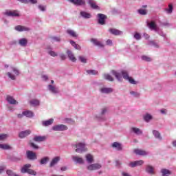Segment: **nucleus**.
<instances>
[{"label": "nucleus", "instance_id": "obj_12", "mask_svg": "<svg viewBox=\"0 0 176 176\" xmlns=\"http://www.w3.org/2000/svg\"><path fill=\"white\" fill-rule=\"evenodd\" d=\"M134 153H135V155H138L139 156H148L149 152L142 149L136 148L134 150Z\"/></svg>", "mask_w": 176, "mask_h": 176}, {"label": "nucleus", "instance_id": "obj_30", "mask_svg": "<svg viewBox=\"0 0 176 176\" xmlns=\"http://www.w3.org/2000/svg\"><path fill=\"white\" fill-rule=\"evenodd\" d=\"M27 43H28V40L25 38H22L19 40V44L23 47H25V46H27Z\"/></svg>", "mask_w": 176, "mask_h": 176}, {"label": "nucleus", "instance_id": "obj_52", "mask_svg": "<svg viewBox=\"0 0 176 176\" xmlns=\"http://www.w3.org/2000/svg\"><path fill=\"white\" fill-rule=\"evenodd\" d=\"M38 8L39 10H41V12H45L46 10V6H45L38 5Z\"/></svg>", "mask_w": 176, "mask_h": 176}, {"label": "nucleus", "instance_id": "obj_28", "mask_svg": "<svg viewBox=\"0 0 176 176\" xmlns=\"http://www.w3.org/2000/svg\"><path fill=\"white\" fill-rule=\"evenodd\" d=\"M60 157H54L50 164V167H54V166H56V164L60 162Z\"/></svg>", "mask_w": 176, "mask_h": 176}, {"label": "nucleus", "instance_id": "obj_33", "mask_svg": "<svg viewBox=\"0 0 176 176\" xmlns=\"http://www.w3.org/2000/svg\"><path fill=\"white\" fill-rule=\"evenodd\" d=\"M23 115H24V116H26V118H34V112L28 110V111H25L23 112Z\"/></svg>", "mask_w": 176, "mask_h": 176}, {"label": "nucleus", "instance_id": "obj_46", "mask_svg": "<svg viewBox=\"0 0 176 176\" xmlns=\"http://www.w3.org/2000/svg\"><path fill=\"white\" fill-rule=\"evenodd\" d=\"M130 94L131 96H133V97H135L136 98H138L140 96V93L134 91H131Z\"/></svg>", "mask_w": 176, "mask_h": 176}, {"label": "nucleus", "instance_id": "obj_48", "mask_svg": "<svg viewBox=\"0 0 176 176\" xmlns=\"http://www.w3.org/2000/svg\"><path fill=\"white\" fill-rule=\"evenodd\" d=\"M149 45H151V46H154V47H156L157 49H159V44L153 41H150Z\"/></svg>", "mask_w": 176, "mask_h": 176}, {"label": "nucleus", "instance_id": "obj_57", "mask_svg": "<svg viewBox=\"0 0 176 176\" xmlns=\"http://www.w3.org/2000/svg\"><path fill=\"white\" fill-rule=\"evenodd\" d=\"M30 146H32V148H33L34 149H39V146H38V145L35 144V143H30Z\"/></svg>", "mask_w": 176, "mask_h": 176}, {"label": "nucleus", "instance_id": "obj_32", "mask_svg": "<svg viewBox=\"0 0 176 176\" xmlns=\"http://www.w3.org/2000/svg\"><path fill=\"white\" fill-rule=\"evenodd\" d=\"M66 32L68 34V35L72 36V38H78V34H76V32L74 31L73 30L69 29L66 31Z\"/></svg>", "mask_w": 176, "mask_h": 176}, {"label": "nucleus", "instance_id": "obj_7", "mask_svg": "<svg viewBox=\"0 0 176 176\" xmlns=\"http://www.w3.org/2000/svg\"><path fill=\"white\" fill-rule=\"evenodd\" d=\"M52 130L54 131H65V130H68V126L64 124L55 125L52 127Z\"/></svg>", "mask_w": 176, "mask_h": 176}, {"label": "nucleus", "instance_id": "obj_34", "mask_svg": "<svg viewBox=\"0 0 176 176\" xmlns=\"http://www.w3.org/2000/svg\"><path fill=\"white\" fill-rule=\"evenodd\" d=\"M86 160L89 164H91V163H94V158H93V155L91 154H87L86 156Z\"/></svg>", "mask_w": 176, "mask_h": 176}, {"label": "nucleus", "instance_id": "obj_21", "mask_svg": "<svg viewBox=\"0 0 176 176\" xmlns=\"http://www.w3.org/2000/svg\"><path fill=\"white\" fill-rule=\"evenodd\" d=\"M72 160L73 162L77 163L78 164H83L85 163L83 158L75 155L72 157Z\"/></svg>", "mask_w": 176, "mask_h": 176}, {"label": "nucleus", "instance_id": "obj_3", "mask_svg": "<svg viewBox=\"0 0 176 176\" xmlns=\"http://www.w3.org/2000/svg\"><path fill=\"white\" fill-rule=\"evenodd\" d=\"M102 167V165H101L100 163L90 164L89 165L87 166V170H88V171H96L101 169Z\"/></svg>", "mask_w": 176, "mask_h": 176}, {"label": "nucleus", "instance_id": "obj_22", "mask_svg": "<svg viewBox=\"0 0 176 176\" xmlns=\"http://www.w3.org/2000/svg\"><path fill=\"white\" fill-rule=\"evenodd\" d=\"M33 141H34L35 142H43V141H46V136H34V138H33Z\"/></svg>", "mask_w": 176, "mask_h": 176}, {"label": "nucleus", "instance_id": "obj_9", "mask_svg": "<svg viewBox=\"0 0 176 176\" xmlns=\"http://www.w3.org/2000/svg\"><path fill=\"white\" fill-rule=\"evenodd\" d=\"M26 156L28 160H36V159H38V157L36 156V153L31 151H26Z\"/></svg>", "mask_w": 176, "mask_h": 176}, {"label": "nucleus", "instance_id": "obj_42", "mask_svg": "<svg viewBox=\"0 0 176 176\" xmlns=\"http://www.w3.org/2000/svg\"><path fill=\"white\" fill-rule=\"evenodd\" d=\"M47 162H49V157H44L40 161L41 164H47Z\"/></svg>", "mask_w": 176, "mask_h": 176}, {"label": "nucleus", "instance_id": "obj_49", "mask_svg": "<svg viewBox=\"0 0 176 176\" xmlns=\"http://www.w3.org/2000/svg\"><path fill=\"white\" fill-rule=\"evenodd\" d=\"M9 137L8 134H0V141H3V140H6Z\"/></svg>", "mask_w": 176, "mask_h": 176}, {"label": "nucleus", "instance_id": "obj_43", "mask_svg": "<svg viewBox=\"0 0 176 176\" xmlns=\"http://www.w3.org/2000/svg\"><path fill=\"white\" fill-rule=\"evenodd\" d=\"M104 79H106L107 80H109V82H113L114 79L112 77V76L109 75V74H104Z\"/></svg>", "mask_w": 176, "mask_h": 176}, {"label": "nucleus", "instance_id": "obj_8", "mask_svg": "<svg viewBox=\"0 0 176 176\" xmlns=\"http://www.w3.org/2000/svg\"><path fill=\"white\" fill-rule=\"evenodd\" d=\"M144 162L143 160H138L131 162L128 164L129 167H131V168H134L135 167H138V166H142Z\"/></svg>", "mask_w": 176, "mask_h": 176}, {"label": "nucleus", "instance_id": "obj_31", "mask_svg": "<svg viewBox=\"0 0 176 176\" xmlns=\"http://www.w3.org/2000/svg\"><path fill=\"white\" fill-rule=\"evenodd\" d=\"M53 122H54V120L53 118H51L50 120L43 121L42 124L43 126L47 127V126H52V124H53Z\"/></svg>", "mask_w": 176, "mask_h": 176}, {"label": "nucleus", "instance_id": "obj_23", "mask_svg": "<svg viewBox=\"0 0 176 176\" xmlns=\"http://www.w3.org/2000/svg\"><path fill=\"white\" fill-rule=\"evenodd\" d=\"M109 32L112 34V35H122V34H123V32L118 30V29H115V28H111L109 30Z\"/></svg>", "mask_w": 176, "mask_h": 176}, {"label": "nucleus", "instance_id": "obj_17", "mask_svg": "<svg viewBox=\"0 0 176 176\" xmlns=\"http://www.w3.org/2000/svg\"><path fill=\"white\" fill-rule=\"evenodd\" d=\"M6 101L11 105H16V104H19V102L13 98V96H10V95L7 96Z\"/></svg>", "mask_w": 176, "mask_h": 176}, {"label": "nucleus", "instance_id": "obj_45", "mask_svg": "<svg viewBox=\"0 0 176 176\" xmlns=\"http://www.w3.org/2000/svg\"><path fill=\"white\" fill-rule=\"evenodd\" d=\"M87 74H88V75H97L98 72L96 70H87Z\"/></svg>", "mask_w": 176, "mask_h": 176}, {"label": "nucleus", "instance_id": "obj_53", "mask_svg": "<svg viewBox=\"0 0 176 176\" xmlns=\"http://www.w3.org/2000/svg\"><path fill=\"white\" fill-rule=\"evenodd\" d=\"M48 54H50V56H52V57H57L58 56L57 53H56L54 51H49Z\"/></svg>", "mask_w": 176, "mask_h": 176}, {"label": "nucleus", "instance_id": "obj_27", "mask_svg": "<svg viewBox=\"0 0 176 176\" xmlns=\"http://www.w3.org/2000/svg\"><path fill=\"white\" fill-rule=\"evenodd\" d=\"M112 148H115L118 151H122L123 147L122 146V144L115 142L111 144Z\"/></svg>", "mask_w": 176, "mask_h": 176}, {"label": "nucleus", "instance_id": "obj_19", "mask_svg": "<svg viewBox=\"0 0 176 176\" xmlns=\"http://www.w3.org/2000/svg\"><path fill=\"white\" fill-rule=\"evenodd\" d=\"M147 25L148 28L151 30V31H155V32H157V25H156L155 21H152L150 23H147Z\"/></svg>", "mask_w": 176, "mask_h": 176}, {"label": "nucleus", "instance_id": "obj_39", "mask_svg": "<svg viewBox=\"0 0 176 176\" xmlns=\"http://www.w3.org/2000/svg\"><path fill=\"white\" fill-rule=\"evenodd\" d=\"M70 44L72 45V46H74V49H76V50H80V49H81L80 45L76 44V43L75 41L71 40Z\"/></svg>", "mask_w": 176, "mask_h": 176}, {"label": "nucleus", "instance_id": "obj_40", "mask_svg": "<svg viewBox=\"0 0 176 176\" xmlns=\"http://www.w3.org/2000/svg\"><path fill=\"white\" fill-rule=\"evenodd\" d=\"M78 60L80 63H82V64H86L87 63V58L83 56H79Z\"/></svg>", "mask_w": 176, "mask_h": 176}, {"label": "nucleus", "instance_id": "obj_2", "mask_svg": "<svg viewBox=\"0 0 176 176\" xmlns=\"http://www.w3.org/2000/svg\"><path fill=\"white\" fill-rule=\"evenodd\" d=\"M31 168V164H27L23 166L21 168V173L22 174H30V175H36V171Z\"/></svg>", "mask_w": 176, "mask_h": 176}, {"label": "nucleus", "instance_id": "obj_51", "mask_svg": "<svg viewBox=\"0 0 176 176\" xmlns=\"http://www.w3.org/2000/svg\"><path fill=\"white\" fill-rule=\"evenodd\" d=\"M7 75L10 79H12V80H16V76L12 74V73L8 72L7 73Z\"/></svg>", "mask_w": 176, "mask_h": 176}, {"label": "nucleus", "instance_id": "obj_35", "mask_svg": "<svg viewBox=\"0 0 176 176\" xmlns=\"http://www.w3.org/2000/svg\"><path fill=\"white\" fill-rule=\"evenodd\" d=\"M173 9L174 6L173 4L170 3L168 5V8H165V12L167 13V14H171V13H173Z\"/></svg>", "mask_w": 176, "mask_h": 176}, {"label": "nucleus", "instance_id": "obj_26", "mask_svg": "<svg viewBox=\"0 0 176 176\" xmlns=\"http://www.w3.org/2000/svg\"><path fill=\"white\" fill-rule=\"evenodd\" d=\"M131 131L134 133V134H136V135H142V131L137 127L131 128Z\"/></svg>", "mask_w": 176, "mask_h": 176}, {"label": "nucleus", "instance_id": "obj_50", "mask_svg": "<svg viewBox=\"0 0 176 176\" xmlns=\"http://www.w3.org/2000/svg\"><path fill=\"white\" fill-rule=\"evenodd\" d=\"M139 14H142V16H145L146 14V10L140 9L138 10Z\"/></svg>", "mask_w": 176, "mask_h": 176}, {"label": "nucleus", "instance_id": "obj_41", "mask_svg": "<svg viewBox=\"0 0 176 176\" xmlns=\"http://www.w3.org/2000/svg\"><path fill=\"white\" fill-rule=\"evenodd\" d=\"M144 119L145 122H149L152 120V116L149 113H146L145 116H144Z\"/></svg>", "mask_w": 176, "mask_h": 176}, {"label": "nucleus", "instance_id": "obj_20", "mask_svg": "<svg viewBox=\"0 0 176 176\" xmlns=\"http://www.w3.org/2000/svg\"><path fill=\"white\" fill-rule=\"evenodd\" d=\"M67 54L70 61H72V63H76V58L75 57V55H74V53L72 52V51L67 50Z\"/></svg>", "mask_w": 176, "mask_h": 176}, {"label": "nucleus", "instance_id": "obj_5", "mask_svg": "<svg viewBox=\"0 0 176 176\" xmlns=\"http://www.w3.org/2000/svg\"><path fill=\"white\" fill-rule=\"evenodd\" d=\"M5 16H8V17H20V14L17 10H14L12 11L6 10L4 12Z\"/></svg>", "mask_w": 176, "mask_h": 176}, {"label": "nucleus", "instance_id": "obj_4", "mask_svg": "<svg viewBox=\"0 0 176 176\" xmlns=\"http://www.w3.org/2000/svg\"><path fill=\"white\" fill-rule=\"evenodd\" d=\"M76 152L77 153H83V152H87V148H86V144L85 143H78L76 144Z\"/></svg>", "mask_w": 176, "mask_h": 176}, {"label": "nucleus", "instance_id": "obj_15", "mask_svg": "<svg viewBox=\"0 0 176 176\" xmlns=\"http://www.w3.org/2000/svg\"><path fill=\"white\" fill-rule=\"evenodd\" d=\"M99 91L102 94H110V93H113V89L111 87H102L99 89Z\"/></svg>", "mask_w": 176, "mask_h": 176}, {"label": "nucleus", "instance_id": "obj_1", "mask_svg": "<svg viewBox=\"0 0 176 176\" xmlns=\"http://www.w3.org/2000/svg\"><path fill=\"white\" fill-rule=\"evenodd\" d=\"M111 74L113 75V76H115L118 82H122V79L124 78L125 80H128L131 85H137V83H138V82L134 80V78L129 76V72H127L126 70H122L120 72L116 70H112Z\"/></svg>", "mask_w": 176, "mask_h": 176}, {"label": "nucleus", "instance_id": "obj_58", "mask_svg": "<svg viewBox=\"0 0 176 176\" xmlns=\"http://www.w3.org/2000/svg\"><path fill=\"white\" fill-rule=\"evenodd\" d=\"M161 25H164V27H170L171 24L168 22H162Z\"/></svg>", "mask_w": 176, "mask_h": 176}, {"label": "nucleus", "instance_id": "obj_61", "mask_svg": "<svg viewBox=\"0 0 176 176\" xmlns=\"http://www.w3.org/2000/svg\"><path fill=\"white\" fill-rule=\"evenodd\" d=\"M18 2H20L21 3H25V5H27V3H28V0H17Z\"/></svg>", "mask_w": 176, "mask_h": 176}, {"label": "nucleus", "instance_id": "obj_6", "mask_svg": "<svg viewBox=\"0 0 176 176\" xmlns=\"http://www.w3.org/2000/svg\"><path fill=\"white\" fill-rule=\"evenodd\" d=\"M107 19V15L104 14H97V20L98 24L100 25H105V19Z\"/></svg>", "mask_w": 176, "mask_h": 176}, {"label": "nucleus", "instance_id": "obj_13", "mask_svg": "<svg viewBox=\"0 0 176 176\" xmlns=\"http://www.w3.org/2000/svg\"><path fill=\"white\" fill-rule=\"evenodd\" d=\"M71 3H74L76 6H83V5H86L85 0H68Z\"/></svg>", "mask_w": 176, "mask_h": 176}, {"label": "nucleus", "instance_id": "obj_62", "mask_svg": "<svg viewBox=\"0 0 176 176\" xmlns=\"http://www.w3.org/2000/svg\"><path fill=\"white\" fill-rule=\"evenodd\" d=\"M106 113H107V109L104 108L102 109L100 114L102 116V115H105Z\"/></svg>", "mask_w": 176, "mask_h": 176}, {"label": "nucleus", "instance_id": "obj_64", "mask_svg": "<svg viewBox=\"0 0 176 176\" xmlns=\"http://www.w3.org/2000/svg\"><path fill=\"white\" fill-rule=\"evenodd\" d=\"M60 57L61 60H65V58H67V56L64 54H60Z\"/></svg>", "mask_w": 176, "mask_h": 176}, {"label": "nucleus", "instance_id": "obj_38", "mask_svg": "<svg viewBox=\"0 0 176 176\" xmlns=\"http://www.w3.org/2000/svg\"><path fill=\"white\" fill-rule=\"evenodd\" d=\"M153 134L155 136V138H157V140H162L163 139L160 135V133H159V131L156 130L153 131Z\"/></svg>", "mask_w": 176, "mask_h": 176}, {"label": "nucleus", "instance_id": "obj_36", "mask_svg": "<svg viewBox=\"0 0 176 176\" xmlns=\"http://www.w3.org/2000/svg\"><path fill=\"white\" fill-rule=\"evenodd\" d=\"M80 14L83 19H90L91 17V14H90V13H87L85 11H81Z\"/></svg>", "mask_w": 176, "mask_h": 176}, {"label": "nucleus", "instance_id": "obj_18", "mask_svg": "<svg viewBox=\"0 0 176 176\" xmlns=\"http://www.w3.org/2000/svg\"><path fill=\"white\" fill-rule=\"evenodd\" d=\"M31 134V130H25L22 131L19 133V138H25V137H28Z\"/></svg>", "mask_w": 176, "mask_h": 176}, {"label": "nucleus", "instance_id": "obj_29", "mask_svg": "<svg viewBox=\"0 0 176 176\" xmlns=\"http://www.w3.org/2000/svg\"><path fill=\"white\" fill-rule=\"evenodd\" d=\"M88 3L89 5H90L91 8L92 9H100V7H98V6H97V3H96V1L94 0H88Z\"/></svg>", "mask_w": 176, "mask_h": 176}, {"label": "nucleus", "instance_id": "obj_54", "mask_svg": "<svg viewBox=\"0 0 176 176\" xmlns=\"http://www.w3.org/2000/svg\"><path fill=\"white\" fill-rule=\"evenodd\" d=\"M5 170H6V166H0V174H2Z\"/></svg>", "mask_w": 176, "mask_h": 176}, {"label": "nucleus", "instance_id": "obj_16", "mask_svg": "<svg viewBox=\"0 0 176 176\" xmlns=\"http://www.w3.org/2000/svg\"><path fill=\"white\" fill-rule=\"evenodd\" d=\"M47 89L49 91L52 93V94H58V88L56 87L54 85H48Z\"/></svg>", "mask_w": 176, "mask_h": 176}, {"label": "nucleus", "instance_id": "obj_56", "mask_svg": "<svg viewBox=\"0 0 176 176\" xmlns=\"http://www.w3.org/2000/svg\"><path fill=\"white\" fill-rule=\"evenodd\" d=\"M106 45H107V46H112V45H113V43L112 42V40L108 39V40H107V41H106Z\"/></svg>", "mask_w": 176, "mask_h": 176}, {"label": "nucleus", "instance_id": "obj_37", "mask_svg": "<svg viewBox=\"0 0 176 176\" xmlns=\"http://www.w3.org/2000/svg\"><path fill=\"white\" fill-rule=\"evenodd\" d=\"M0 149L8 151L9 149H12V147L6 144H0Z\"/></svg>", "mask_w": 176, "mask_h": 176}, {"label": "nucleus", "instance_id": "obj_25", "mask_svg": "<svg viewBox=\"0 0 176 176\" xmlns=\"http://www.w3.org/2000/svg\"><path fill=\"white\" fill-rule=\"evenodd\" d=\"M29 103L32 107H39V105H41V101L38 99H32Z\"/></svg>", "mask_w": 176, "mask_h": 176}, {"label": "nucleus", "instance_id": "obj_24", "mask_svg": "<svg viewBox=\"0 0 176 176\" xmlns=\"http://www.w3.org/2000/svg\"><path fill=\"white\" fill-rule=\"evenodd\" d=\"M162 176H170L173 174V172L168 169L162 168L160 170Z\"/></svg>", "mask_w": 176, "mask_h": 176}, {"label": "nucleus", "instance_id": "obj_60", "mask_svg": "<svg viewBox=\"0 0 176 176\" xmlns=\"http://www.w3.org/2000/svg\"><path fill=\"white\" fill-rule=\"evenodd\" d=\"M28 3H32L33 5L38 3V0H28Z\"/></svg>", "mask_w": 176, "mask_h": 176}, {"label": "nucleus", "instance_id": "obj_55", "mask_svg": "<svg viewBox=\"0 0 176 176\" xmlns=\"http://www.w3.org/2000/svg\"><path fill=\"white\" fill-rule=\"evenodd\" d=\"M134 38L135 39H137V41H140V39H141V34H140L139 33H135L134 35Z\"/></svg>", "mask_w": 176, "mask_h": 176}, {"label": "nucleus", "instance_id": "obj_10", "mask_svg": "<svg viewBox=\"0 0 176 176\" xmlns=\"http://www.w3.org/2000/svg\"><path fill=\"white\" fill-rule=\"evenodd\" d=\"M91 42L94 45V46H98V47H100L101 49H104V47H105V45L97 38H91Z\"/></svg>", "mask_w": 176, "mask_h": 176}, {"label": "nucleus", "instance_id": "obj_63", "mask_svg": "<svg viewBox=\"0 0 176 176\" xmlns=\"http://www.w3.org/2000/svg\"><path fill=\"white\" fill-rule=\"evenodd\" d=\"M122 165V162H120V161H116V167H120V166Z\"/></svg>", "mask_w": 176, "mask_h": 176}, {"label": "nucleus", "instance_id": "obj_14", "mask_svg": "<svg viewBox=\"0 0 176 176\" xmlns=\"http://www.w3.org/2000/svg\"><path fill=\"white\" fill-rule=\"evenodd\" d=\"M145 171L147 174L153 175V174H155V168L152 165L147 164L145 167Z\"/></svg>", "mask_w": 176, "mask_h": 176}, {"label": "nucleus", "instance_id": "obj_59", "mask_svg": "<svg viewBox=\"0 0 176 176\" xmlns=\"http://www.w3.org/2000/svg\"><path fill=\"white\" fill-rule=\"evenodd\" d=\"M12 71L17 76L19 75L20 72H19V70L14 67H12Z\"/></svg>", "mask_w": 176, "mask_h": 176}, {"label": "nucleus", "instance_id": "obj_44", "mask_svg": "<svg viewBox=\"0 0 176 176\" xmlns=\"http://www.w3.org/2000/svg\"><path fill=\"white\" fill-rule=\"evenodd\" d=\"M142 60H143V61H146L147 63H151V61H152V58L146 56H142Z\"/></svg>", "mask_w": 176, "mask_h": 176}, {"label": "nucleus", "instance_id": "obj_11", "mask_svg": "<svg viewBox=\"0 0 176 176\" xmlns=\"http://www.w3.org/2000/svg\"><path fill=\"white\" fill-rule=\"evenodd\" d=\"M14 30L19 32H23L24 31H31V29L28 27L19 25L14 27Z\"/></svg>", "mask_w": 176, "mask_h": 176}, {"label": "nucleus", "instance_id": "obj_47", "mask_svg": "<svg viewBox=\"0 0 176 176\" xmlns=\"http://www.w3.org/2000/svg\"><path fill=\"white\" fill-rule=\"evenodd\" d=\"M51 39L52 42H60L61 41V38L57 36H52Z\"/></svg>", "mask_w": 176, "mask_h": 176}]
</instances>
